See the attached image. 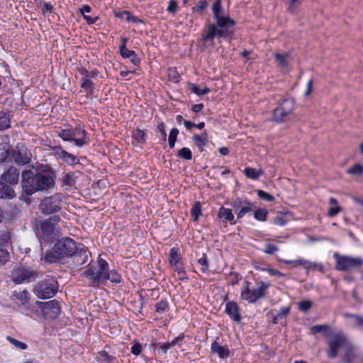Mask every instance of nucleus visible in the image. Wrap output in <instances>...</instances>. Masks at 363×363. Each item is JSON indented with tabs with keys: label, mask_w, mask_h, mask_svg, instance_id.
Instances as JSON below:
<instances>
[{
	"label": "nucleus",
	"mask_w": 363,
	"mask_h": 363,
	"mask_svg": "<svg viewBox=\"0 0 363 363\" xmlns=\"http://www.w3.org/2000/svg\"><path fill=\"white\" fill-rule=\"evenodd\" d=\"M89 252L87 248L82 243L76 242L70 238H62L52 247L51 250L43 252L41 260L45 263H55L60 259L72 256L82 258L81 264H84L88 259Z\"/></svg>",
	"instance_id": "nucleus-1"
},
{
	"label": "nucleus",
	"mask_w": 363,
	"mask_h": 363,
	"mask_svg": "<svg viewBox=\"0 0 363 363\" xmlns=\"http://www.w3.org/2000/svg\"><path fill=\"white\" fill-rule=\"evenodd\" d=\"M213 17L216 23H211L208 27L207 32L203 35L202 40L204 42L213 41L216 36L219 38H228L232 32L228 29V26H233L235 21L228 16L221 15L223 10L221 8V0H216L212 6Z\"/></svg>",
	"instance_id": "nucleus-2"
},
{
	"label": "nucleus",
	"mask_w": 363,
	"mask_h": 363,
	"mask_svg": "<svg viewBox=\"0 0 363 363\" xmlns=\"http://www.w3.org/2000/svg\"><path fill=\"white\" fill-rule=\"evenodd\" d=\"M312 333H323L326 337L332 338L328 342V350L327 351L328 357L335 359L337 356L338 350L347 345V340L342 333H333L331 327L328 325H316L311 328Z\"/></svg>",
	"instance_id": "nucleus-3"
},
{
	"label": "nucleus",
	"mask_w": 363,
	"mask_h": 363,
	"mask_svg": "<svg viewBox=\"0 0 363 363\" xmlns=\"http://www.w3.org/2000/svg\"><path fill=\"white\" fill-rule=\"evenodd\" d=\"M108 268V262L99 257L96 263L89 264V268L83 272L82 275L90 280L92 286H99L104 282Z\"/></svg>",
	"instance_id": "nucleus-4"
},
{
	"label": "nucleus",
	"mask_w": 363,
	"mask_h": 363,
	"mask_svg": "<svg viewBox=\"0 0 363 363\" xmlns=\"http://www.w3.org/2000/svg\"><path fill=\"white\" fill-rule=\"evenodd\" d=\"M250 284L248 281H244L240 294L242 299L247 301L249 303H255L257 300L264 298L270 286L269 283L260 281L257 283V287L252 290L250 289Z\"/></svg>",
	"instance_id": "nucleus-5"
},
{
	"label": "nucleus",
	"mask_w": 363,
	"mask_h": 363,
	"mask_svg": "<svg viewBox=\"0 0 363 363\" xmlns=\"http://www.w3.org/2000/svg\"><path fill=\"white\" fill-rule=\"evenodd\" d=\"M58 136L64 141L74 142V145L82 147L89 143L87 133L80 124L74 128L62 129L59 131Z\"/></svg>",
	"instance_id": "nucleus-6"
},
{
	"label": "nucleus",
	"mask_w": 363,
	"mask_h": 363,
	"mask_svg": "<svg viewBox=\"0 0 363 363\" xmlns=\"http://www.w3.org/2000/svg\"><path fill=\"white\" fill-rule=\"evenodd\" d=\"M58 289V283L52 277H48L40 281L35 287V295L42 299L53 297Z\"/></svg>",
	"instance_id": "nucleus-7"
},
{
	"label": "nucleus",
	"mask_w": 363,
	"mask_h": 363,
	"mask_svg": "<svg viewBox=\"0 0 363 363\" xmlns=\"http://www.w3.org/2000/svg\"><path fill=\"white\" fill-rule=\"evenodd\" d=\"M37 277V272L23 266H16L11 272V279L18 284L35 281Z\"/></svg>",
	"instance_id": "nucleus-8"
},
{
	"label": "nucleus",
	"mask_w": 363,
	"mask_h": 363,
	"mask_svg": "<svg viewBox=\"0 0 363 363\" xmlns=\"http://www.w3.org/2000/svg\"><path fill=\"white\" fill-rule=\"evenodd\" d=\"M333 257L336 262L335 268L339 271H350L359 267L363 264V259L361 257L340 255L337 253H335Z\"/></svg>",
	"instance_id": "nucleus-9"
},
{
	"label": "nucleus",
	"mask_w": 363,
	"mask_h": 363,
	"mask_svg": "<svg viewBox=\"0 0 363 363\" xmlns=\"http://www.w3.org/2000/svg\"><path fill=\"white\" fill-rule=\"evenodd\" d=\"M22 189L27 196H31L39 191L37 173L32 170L22 172Z\"/></svg>",
	"instance_id": "nucleus-10"
},
{
	"label": "nucleus",
	"mask_w": 363,
	"mask_h": 363,
	"mask_svg": "<svg viewBox=\"0 0 363 363\" xmlns=\"http://www.w3.org/2000/svg\"><path fill=\"white\" fill-rule=\"evenodd\" d=\"M295 100L294 99H285L274 109L272 114L273 121L281 123L285 121L286 117L294 109Z\"/></svg>",
	"instance_id": "nucleus-11"
},
{
	"label": "nucleus",
	"mask_w": 363,
	"mask_h": 363,
	"mask_svg": "<svg viewBox=\"0 0 363 363\" xmlns=\"http://www.w3.org/2000/svg\"><path fill=\"white\" fill-rule=\"evenodd\" d=\"M61 196L55 194L43 199L39 204V208L43 214L50 215L61 210Z\"/></svg>",
	"instance_id": "nucleus-12"
},
{
	"label": "nucleus",
	"mask_w": 363,
	"mask_h": 363,
	"mask_svg": "<svg viewBox=\"0 0 363 363\" xmlns=\"http://www.w3.org/2000/svg\"><path fill=\"white\" fill-rule=\"evenodd\" d=\"M11 157L17 164L23 166L30 162L31 153L23 144L18 143L12 151Z\"/></svg>",
	"instance_id": "nucleus-13"
},
{
	"label": "nucleus",
	"mask_w": 363,
	"mask_h": 363,
	"mask_svg": "<svg viewBox=\"0 0 363 363\" xmlns=\"http://www.w3.org/2000/svg\"><path fill=\"white\" fill-rule=\"evenodd\" d=\"M37 303L40 305V308L44 315L49 318H56L61 313V307L60 303L56 300H51L47 302Z\"/></svg>",
	"instance_id": "nucleus-14"
},
{
	"label": "nucleus",
	"mask_w": 363,
	"mask_h": 363,
	"mask_svg": "<svg viewBox=\"0 0 363 363\" xmlns=\"http://www.w3.org/2000/svg\"><path fill=\"white\" fill-rule=\"evenodd\" d=\"M169 261L171 267H173L174 270L177 272L179 274H184V271L182 267L181 255L179 254V248H171L169 251Z\"/></svg>",
	"instance_id": "nucleus-15"
},
{
	"label": "nucleus",
	"mask_w": 363,
	"mask_h": 363,
	"mask_svg": "<svg viewBox=\"0 0 363 363\" xmlns=\"http://www.w3.org/2000/svg\"><path fill=\"white\" fill-rule=\"evenodd\" d=\"M36 173L39 191L46 190L51 188L54 185L55 181L53 177L50 174L40 172Z\"/></svg>",
	"instance_id": "nucleus-16"
},
{
	"label": "nucleus",
	"mask_w": 363,
	"mask_h": 363,
	"mask_svg": "<svg viewBox=\"0 0 363 363\" xmlns=\"http://www.w3.org/2000/svg\"><path fill=\"white\" fill-rule=\"evenodd\" d=\"M184 339V335L183 333L179 334L177 337H176L171 342H160L158 343V350L161 351L163 354H166L167 350L172 348L175 345H178L181 347L182 342Z\"/></svg>",
	"instance_id": "nucleus-17"
},
{
	"label": "nucleus",
	"mask_w": 363,
	"mask_h": 363,
	"mask_svg": "<svg viewBox=\"0 0 363 363\" xmlns=\"http://www.w3.org/2000/svg\"><path fill=\"white\" fill-rule=\"evenodd\" d=\"M19 170L14 167H11L2 174L1 179L4 182L10 184H17L19 179Z\"/></svg>",
	"instance_id": "nucleus-18"
},
{
	"label": "nucleus",
	"mask_w": 363,
	"mask_h": 363,
	"mask_svg": "<svg viewBox=\"0 0 363 363\" xmlns=\"http://www.w3.org/2000/svg\"><path fill=\"white\" fill-rule=\"evenodd\" d=\"M60 218L58 216H54L48 219L45 220L40 224V230L45 235H50L55 228V225L60 221Z\"/></svg>",
	"instance_id": "nucleus-19"
},
{
	"label": "nucleus",
	"mask_w": 363,
	"mask_h": 363,
	"mask_svg": "<svg viewBox=\"0 0 363 363\" xmlns=\"http://www.w3.org/2000/svg\"><path fill=\"white\" fill-rule=\"evenodd\" d=\"M225 312L235 322H240L241 319L239 308L236 303L228 301L225 304Z\"/></svg>",
	"instance_id": "nucleus-20"
},
{
	"label": "nucleus",
	"mask_w": 363,
	"mask_h": 363,
	"mask_svg": "<svg viewBox=\"0 0 363 363\" xmlns=\"http://www.w3.org/2000/svg\"><path fill=\"white\" fill-rule=\"evenodd\" d=\"M218 217L220 219H222L223 222H229L230 225H235L237 223L235 220V216L232 212V210L223 206L219 208Z\"/></svg>",
	"instance_id": "nucleus-21"
},
{
	"label": "nucleus",
	"mask_w": 363,
	"mask_h": 363,
	"mask_svg": "<svg viewBox=\"0 0 363 363\" xmlns=\"http://www.w3.org/2000/svg\"><path fill=\"white\" fill-rule=\"evenodd\" d=\"M211 350L213 353L217 354L221 359H226L230 355V350L228 346H221L216 340L211 344Z\"/></svg>",
	"instance_id": "nucleus-22"
},
{
	"label": "nucleus",
	"mask_w": 363,
	"mask_h": 363,
	"mask_svg": "<svg viewBox=\"0 0 363 363\" xmlns=\"http://www.w3.org/2000/svg\"><path fill=\"white\" fill-rule=\"evenodd\" d=\"M16 196L13 189L8 186L4 182L0 181V199L10 200Z\"/></svg>",
	"instance_id": "nucleus-23"
},
{
	"label": "nucleus",
	"mask_w": 363,
	"mask_h": 363,
	"mask_svg": "<svg viewBox=\"0 0 363 363\" xmlns=\"http://www.w3.org/2000/svg\"><path fill=\"white\" fill-rule=\"evenodd\" d=\"M283 262L288 264H293L294 267L301 266L306 269H314L316 267V264L303 258L296 260H283Z\"/></svg>",
	"instance_id": "nucleus-24"
},
{
	"label": "nucleus",
	"mask_w": 363,
	"mask_h": 363,
	"mask_svg": "<svg viewBox=\"0 0 363 363\" xmlns=\"http://www.w3.org/2000/svg\"><path fill=\"white\" fill-rule=\"evenodd\" d=\"M76 184V177L74 172H69L65 174L62 177V186L65 189H71L74 188Z\"/></svg>",
	"instance_id": "nucleus-25"
},
{
	"label": "nucleus",
	"mask_w": 363,
	"mask_h": 363,
	"mask_svg": "<svg viewBox=\"0 0 363 363\" xmlns=\"http://www.w3.org/2000/svg\"><path fill=\"white\" fill-rule=\"evenodd\" d=\"M80 86L86 93V96H92L95 90V84L90 79H81Z\"/></svg>",
	"instance_id": "nucleus-26"
},
{
	"label": "nucleus",
	"mask_w": 363,
	"mask_h": 363,
	"mask_svg": "<svg viewBox=\"0 0 363 363\" xmlns=\"http://www.w3.org/2000/svg\"><path fill=\"white\" fill-rule=\"evenodd\" d=\"M192 140L199 150L202 152L203 150V147L206 146L208 142V135L206 131L201 134H195Z\"/></svg>",
	"instance_id": "nucleus-27"
},
{
	"label": "nucleus",
	"mask_w": 363,
	"mask_h": 363,
	"mask_svg": "<svg viewBox=\"0 0 363 363\" xmlns=\"http://www.w3.org/2000/svg\"><path fill=\"white\" fill-rule=\"evenodd\" d=\"M120 54L123 58L129 59L133 65H139L140 60L135 51L127 49L120 52Z\"/></svg>",
	"instance_id": "nucleus-28"
},
{
	"label": "nucleus",
	"mask_w": 363,
	"mask_h": 363,
	"mask_svg": "<svg viewBox=\"0 0 363 363\" xmlns=\"http://www.w3.org/2000/svg\"><path fill=\"white\" fill-rule=\"evenodd\" d=\"M59 159L62 160L68 165H74L79 163V160L76 156L67 151L60 152V157Z\"/></svg>",
	"instance_id": "nucleus-29"
},
{
	"label": "nucleus",
	"mask_w": 363,
	"mask_h": 363,
	"mask_svg": "<svg viewBox=\"0 0 363 363\" xmlns=\"http://www.w3.org/2000/svg\"><path fill=\"white\" fill-rule=\"evenodd\" d=\"M146 133L144 130L137 128L133 131V143L135 145L144 143L145 142Z\"/></svg>",
	"instance_id": "nucleus-30"
},
{
	"label": "nucleus",
	"mask_w": 363,
	"mask_h": 363,
	"mask_svg": "<svg viewBox=\"0 0 363 363\" xmlns=\"http://www.w3.org/2000/svg\"><path fill=\"white\" fill-rule=\"evenodd\" d=\"M244 174L247 178L256 180L264 174V171L262 169H257L252 167H246L244 169Z\"/></svg>",
	"instance_id": "nucleus-31"
},
{
	"label": "nucleus",
	"mask_w": 363,
	"mask_h": 363,
	"mask_svg": "<svg viewBox=\"0 0 363 363\" xmlns=\"http://www.w3.org/2000/svg\"><path fill=\"white\" fill-rule=\"evenodd\" d=\"M189 89L191 92L196 94L199 96L206 95L211 91V89L206 86H203L202 89L196 84H189Z\"/></svg>",
	"instance_id": "nucleus-32"
},
{
	"label": "nucleus",
	"mask_w": 363,
	"mask_h": 363,
	"mask_svg": "<svg viewBox=\"0 0 363 363\" xmlns=\"http://www.w3.org/2000/svg\"><path fill=\"white\" fill-rule=\"evenodd\" d=\"M10 125V115L5 112H0V131L9 128Z\"/></svg>",
	"instance_id": "nucleus-33"
},
{
	"label": "nucleus",
	"mask_w": 363,
	"mask_h": 363,
	"mask_svg": "<svg viewBox=\"0 0 363 363\" xmlns=\"http://www.w3.org/2000/svg\"><path fill=\"white\" fill-rule=\"evenodd\" d=\"M13 296L20 301L22 305L26 304L30 299V294L26 290L21 291H15L13 294Z\"/></svg>",
	"instance_id": "nucleus-34"
},
{
	"label": "nucleus",
	"mask_w": 363,
	"mask_h": 363,
	"mask_svg": "<svg viewBox=\"0 0 363 363\" xmlns=\"http://www.w3.org/2000/svg\"><path fill=\"white\" fill-rule=\"evenodd\" d=\"M121 275L116 270L107 271L104 281L109 280L113 283H120L121 281Z\"/></svg>",
	"instance_id": "nucleus-35"
},
{
	"label": "nucleus",
	"mask_w": 363,
	"mask_h": 363,
	"mask_svg": "<svg viewBox=\"0 0 363 363\" xmlns=\"http://www.w3.org/2000/svg\"><path fill=\"white\" fill-rule=\"evenodd\" d=\"M329 203L333 205V206L329 208L328 214L329 216L333 217L341 211V208L337 203V199L333 197L330 198Z\"/></svg>",
	"instance_id": "nucleus-36"
},
{
	"label": "nucleus",
	"mask_w": 363,
	"mask_h": 363,
	"mask_svg": "<svg viewBox=\"0 0 363 363\" xmlns=\"http://www.w3.org/2000/svg\"><path fill=\"white\" fill-rule=\"evenodd\" d=\"M289 53H275L274 54V58L276 62H277L280 66L282 67H286L289 65Z\"/></svg>",
	"instance_id": "nucleus-37"
},
{
	"label": "nucleus",
	"mask_w": 363,
	"mask_h": 363,
	"mask_svg": "<svg viewBox=\"0 0 363 363\" xmlns=\"http://www.w3.org/2000/svg\"><path fill=\"white\" fill-rule=\"evenodd\" d=\"M191 216L193 217L194 221H197L199 216L201 215V205L200 201H196L192 206L191 211Z\"/></svg>",
	"instance_id": "nucleus-38"
},
{
	"label": "nucleus",
	"mask_w": 363,
	"mask_h": 363,
	"mask_svg": "<svg viewBox=\"0 0 363 363\" xmlns=\"http://www.w3.org/2000/svg\"><path fill=\"white\" fill-rule=\"evenodd\" d=\"M247 199L244 198H236L235 199L233 200L231 202V206L233 208L235 212L237 213V212L243 208V206L246 204L247 202Z\"/></svg>",
	"instance_id": "nucleus-39"
},
{
	"label": "nucleus",
	"mask_w": 363,
	"mask_h": 363,
	"mask_svg": "<svg viewBox=\"0 0 363 363\" xmlns=\"http://www.w3.org/2000/svg\"><path fill=\"white\" fill-rule=\"evenodd\" d=\"M253 208L254 204L248 200L243 208L237 212V218L238 219L242 218L246 213L251 212Z\"/></svg>",
	"instance_id": "nucleus-40"
},
{
	"label": "nucleus",
	"mask_w": 363,
	"mask_h": 363,
	"mask_svg": "<svg viewBox=\"0 0 363 363\" xmlns=\"http://www.w3.org/2000/svg\"><path fill=\"white\" fill-rule=\"evenodd\" d=\"M198 264L201 266V271L206 273L208 271L209 264L207 255L203 253L201 257L197 260Z\"/></svg>",
	"instance_id": "nucleus-41"
},
{
	"label": "nucleus",
	"mask_w": 363,
	"mask_h": 363,
	"mask_svg": "<svg viewBox=\"0 0 363 363\" xmlns=\"http://www.w3.org/2000/svg\"><path fill=\"white\" fill-rule=\"evenodd\" d=\"M169 310V304L167 301L161 300L155 304V313L162 314Z\"/></svg>",
	"instance_id": "nucleus-42"
},
{
	"label": "nucleus",
	"mask_w": 363,
	"mask_h": 363,
	"mask_svg": "<svg viewBox=\"0 0 363 363\" xmlns=\"http://www.w3.org/2000/svg\"><path fill=\"white\" fill-rule=\"evenodd\" d=\"M267 215L268 211L264 208H258L254 212V218L262 222L267 220Z\"/></svg>",
	"instance_id": "nucleus-43"
},
{
	"label": "nucleus",
	"mask_w": 363,
	"mask_h": 363,
	"mask_svg": "<svg viewBox=\"0 0 363 363\" xmlns=\"http://www.w3.org/2000/svg\"><path fill=\"white\" fill-rule=\"evenodd\" d=\"M346 347V353L344 357V361L345 363H352L354 358V354L353 352V347L348 344L345 346Z\"/></svg>",
	"instance_id": "nucleus-44"
},
{
	"label": "nucleus",
	"mask_w": 363,
	"mask_h": 363,
	"mask_svg": "<svg viewBox=\"0 0 363 363\" xmlns=\"http://www.w3.org/2000/svg\"><path fill=\"white\" fill-rule=\"evenodd\" d=\"M97 359L102 363H109L113 359V357L106 351H101L98 353Z\"/></svg>",
	"instance_id": "nucleus-45"
},
{
	"label": "nucleus",
	"mask_w": 363,
	"mask_h": 363,
	"mask_svg": "<svg viewBox=\"0 0 363 363\" xmlns=\"http://www.w3.org/2000/svg\"><path fill=\"white\" fill-rule=\"evenodd\" d=\"M177 156L180 158L190 160L192 158V153L189 147H182L178 151Z\"/></svg>",
	"instance_id": "nucleus-46"
},
{
	"label": "nucleus",
	"mask_w": 363,
	"mask_h": 363,
	"mask_svg": "<svg viewBox=\"0 0 363 363\" xmlns=\"http://www.w3.org/2000/svg\"><path fill=\"white\" fill-rule=\"evenodd\" d=\"M6 339L8 340V341L10 343H11L13 345H14L18 349L24 350H26L28 347V345L26 343L21 342L12 337L8 336L6 337Z\"/></svg>",
	"instance_id": "nucleus-47"
},
{
	"label": "nucleus",
	"mask_w": 363,
	"mask_h": 363,
	"mask_svg": "<svg viewBox=\"0 0 363 363\" xmlns=\"http://www.w3.org/2000/svg\"><path fill=\"white\" fill-rule=\"evenodd\" d=\"M344 316L346 318H351L354 320V327H363V316L351 313L345 314Z\"/></svg>",
	"instance_id": "nucleus-48"
},
{
	"label": "nucleus",
	"mask_w": 363,
	"mask_h": 363,
	"mask_svg": "<svg viewBox=\"0 0 363 363\" xmlns=\"http://www.w3.org/2000/svg\"><path fill=\"white\" fill-rule=\"evenodd\" d=\"M312 302L308 300L301 301L298 303V308L299 311L303 312H307L312 307Z\"/></svg>",
	"instance_id": "nucleus-49"
},
{
	"label": "nucleus",
	"mask_w": 363,
	"mask_h": 363,
	"mask_svg": "<svg viewBox=\"0 0 363 363\" xmlns=\"http://www.w3.org/2000/svg\"><path fill=\"white\" fill-rule=\"evenodd\" d=\"M350 174L359 175L363 173V167L359 164H356L347 170Z\"/></svg>",
	"instance_id": "nucleus-50"
},
{
	"label": "nucleus",
	"mask_w": 363,
	"mask_h": 363,
	"mask_svg": "<svg viewBox=\"0 0 363 363\" xmlns=\"http://www.w3.org/2000/svg\"><path fill=\"white\" fill-rule=\"evenodd\" d=\"M10 259L9 252L0 247V265H4Z\"/></svg>",
	"instance_id": "nucleus-51"
},
{
	"label": "nucleus",
	"mask_w": 363,
	"mask_h": 363,
	"mask_svg": "<svg viewBox=\"0 0 363 363\" xmlns=\"http://www.w3.org/2000/svg\"><path fill=\"white\" fill-rule=\"evenodd\" d=\"M257 196L259 199L267 201H273L274 200V197L271 194L265 192L263 190H257Z\"/></svg>",
	"instance_id": "nucleus-52"
},
{
	"label": "nucleus",
	"mask_w": 363,
	"mask_h": 363,
	"mask_svg": "<svg viewBox=\"0 0 363 363\" xmlns=\"http://www.w3.org/2000/svg\"><path fill=\"white\" fill-rule=\"evenodd\" d=\"M208 6V2L206 0H201L200 1L197 5L195 7L192 8V10L194 11H198L200 13H202V12L206 9Z\"/></svg>",
	"instance_id": "nucleus-53"
},
{
	"label": "nucleus",
	"mask_w": 363,
	"mask_h": 363,
	"mask_svg": "<svg viewBox=\"0 0 363 363\" xmlns=\"http://www.w3.org/2000/svg\"><path fill=\"white\" fill-rule=\"evenodd\" d=\"M157 132L160 133L162 140L166 141L167 133L165 131V124L163 122H160L157 124Z\"/></svg>",
	"instance_id": "nucleus-54"
},
{
	"label": "nucleus",
	"mask_w": 363,
	"mask_h": 363,
	"mask_svg": "<svg viewBox=\"0 0 363 363\" xmlns=\"http://www.w3.org/2000/svg\"><path fill=\"white\" fill-rule=\"evenodd\" d=\"M130 352L134 355H136V356L139 355L142 352V345L138 342L134 341L132 343Z\"/></svg>",
	"instance_id": "nucleus-55"
},
{
	"label": "nucleus",
	"mask_w": 363,
	"mask_h": 363,
	"mask_svg": "<svg viewBox=\"0 0 363 363\" xmlns=\"http://www.w3.org/2000/svg\"><path fill=\"white\" fill-rule=\"evenodd\" d=\"M279 250V248L277 246L272 244V243H267L265 245V248L263 250V252L268 255H272L274 252H277Z\"/></svg>",
	"instance_id": "nucleus-56"
},
{
	"label": "nucleus",
	"mask_w": 363,
	"mask_h": 363,
	"mask_svg": "<svg viewBox=\"0 0 363 363\" xmlns=\"http://www.w3.org/2000/svg\"><path fill=\"white\" fill-rule=\"evenodd\" d=\"M288 220L286 218V216L284 215H277L276 218H274V224L279 225V226H284L286 224Z\"/></svg>",
	"instance_id": "nucleus-57"
},
{
	"label": "nucleus",
	"mask_w": 363,
	"mask_h": 363,
	"mask_svg": "<svg viewBox=\"0 0 363 363\" xmlns=\"http://www.w3.org/2000/svg\"><path fill=\"white\" fill-rule=\"evenodd\" d=\"M178 8V4L175 0H170L167 8V11L172 14H174Z\"/></svg>",
	"instance_id": "nucleus-58"
},
{
	"label": "nucleus",
	"mask_w": 363,
	"mask_h": 363,
	"mask_svg": "<svg viewBox=\"0 0 363 363\" xmlns=\"http://www.w3.org/2000/svg\"><path fill=\"white\" fill-rule=\"evenodd\" d=\"M229 275L231 277L230 283L233 286L238 284L242 278L240 274L235 272H230Z\"/></svg>",
	"instance_id": "nucleus-59"
},
{
	"label": "nucleus",
	"mask_w": 363,
	"mask_h": 363,
	"mask_svg": "<svg viewBox=\"0 0 363 363\" xmlns=\"http://www.w3.org/2000/svg\"><path fill=\"white\" fill-rule=\"evenodd\" d=\"M179 134V130L176 128H173L171 129L169 137H168V141H177V135Z\"/></svg>",
	"instance_id": "nucleus-60"
},
{
	"label": "nucleus",
	"mask_w": 363,
	"mask_h": 363,
	"mask_svg": "<svg viewBox=\"0 0 363 363\" xmlns=\"http://www.w3.org/2000/svg\"><path fill=\"white\" fill-rule=\"evenodd\" d=\"M290 312V307H282L280 308V310L278 311L277 315L280 317V318H284L286 317Z\"/></svg>",
	"instance_id": "nucleus-61"
},
{
	"label": "nucleus",
	"mask_w": 363,
	"mask_h": 363,
	"mask_svg": "<svg viewBox=\"0 0 363 363\" xmlns=\"http://www.w3.org/2000/svg\"><path fill=\"white\" fill-rule=\"evenodd\" d=\"M115 16L121 19H124L127 21V18L130 16V11H123L120 12L115 13Z\"/></svg>",
	"instance_id": "nucleus-62"
},
{
	"label": "nucleus",
	"mask_w": 363,
	"mask_h": 363,
	"mask_svg": "<svg viewBox=\"0 0 363 363\" xmlns=\"http://www.w3.org/2000/svg\"><path fill=\"white\" fill-rule=\"evenodd\" d=\"M84 18L86 20V23L89 25H92V24H94L98 20H99V17L98 16H95V17H91L90 16H84Z\"/></svg>",
	"instance_id": "nucleus-63"
},
{
	"label": "nucleus",
	"mask_w": 363,
	"mask_h": 363,
	"mask_svg": "<svg viewBox=\"0 0 363 363\" xmlns=\"http://www.w3.org/2000/svg\"><path fill=\"white\" fill-rule=\"evenodd\" d=\"M128 40V38L127 37H122L121 38V44L119 47V51L122 52L123 50H127L126 43Z\"/></svg>",
	"instance_id": "nucleus-64"
}]
</instances>
